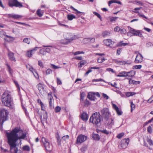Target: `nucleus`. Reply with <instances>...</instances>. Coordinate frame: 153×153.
Here are the masks:
<instances>
[{
	"mask_svg": "<svg viewBox=\"0 0 153 153\" xmlns=\"http://www.w3.org/2000/svg\"><path fill=\"white\" fill-rule=\"evenodd\" d=\"M1 101L3 105L8 107H11L13 104L11 96L7 91H5L2 94Z\"/></svg>",
	"mask_w": 153,
	"mask_h": 153,
	"instance_id": "nucleus-2",
	"label": "nucleus"
},
{
	"mask_svg": "<svg viewBox=\"0 0 153 153\" xmlns=\"http://www.w3.org/2000/svg\"><path fill=\"white\" fill-rule=\"evenodd\" d=\"M40 53L43 55H45L46 54V52L44 48L40 49L39 51Z\"/></svg>",
	"mask_w": 153,
	"mask_h": 153,
	"instance_id": "nucleus-44",
	"label": "nucleus"
},
{
	"mask_svg": "<svg viewBox=\"0 0 153 153\" xmlns=\"http://www.w3.org/2000/svg\"><path fill=\"white\" fill-rule=\"evenodd\" d=\"M120 32L122 34H125L126 33V30L125 29H121L120 28Z\"/></svg>",
	"mask_w": 153,
	"mask_h": 153,
	"instance_id": "nucleus-61",
	"label": "nucleus"
},
{
	"mask_svg": "<svg viewBox=\"0 0 153 153\" xmlns=\"http://www.w3.org/2000/svg\"><path fill=\"white\" fill-rule=\"evenodd\" d=\"M32 54L30 51H28L27 52L26 55L28 57H30L32 56Z\"/></svg>",
	"mask_w": 153,
	"mask_h": 153,
	"instance_id": "nucleus-56",
	"label": "nucleus"
},
{
	"mask_svg": "<svg viewBox=\"0 0 153 153\" xmlns=\"http://www.w3.org/2000/svg\"><path fill=\"white\" fill-rule=\"evenodd\" d=\"M81 119L85 121H87L88 118L87 114L85 112H84L81 114Z\"/></svg>",
	"mask_w": 153,
	"mask_h": 153,
	"instance_id": "nucleus-18",
	"label": "nucleus"
},
{
	"mask_svg": "<svg viewBox=\"0 0 153 153\" xmlns=\"http://www.w3.org/2000/svg\"><path fill=\"white\" fill-rule=\"evenodd\" d=\"M95 41V39L94 38H89V42L93 43Z\"/></svg>",
	"mask_w": 153,
	"mask_h": 153,
	"instance_id": "nucleus-62",
	"label": "nucleus"
},
{
	"mask_svg": "<svg viewBox=\"0 0 153 153\" xmlns=\"http://www.w3.org/2000/svg\"><path fill=\"white\" fill-rule=\"evenodd\" d=\"M8 113L7 110L2 109L0 111V124L2 127L4 122L7 120Z\"/></svg>",
	"mask_w": 153,
	"mask_h": 153,
	"instance_id": "nucleus-4",
	"label": "nucleus"
},
{
	"mask_svg": "<svg viewBox=\"0 0 153 153\" xmlns=\"http://www.w3.org/2000/svg\"><path fill=\"white\" fill-rule=\"evenodd\" d=\"M60 43L62 44L67 45L70 43L69 40H67V38L61 40L60 41Z\"/></svg>",
	"mask_w": 153,
	"mask_h": 153,
	"instance_id": "nucleus-25",
	"label": "nucleus"
},
{
	"mask_svg": "<svg viewBox=\"0 0 153 153\" xmlns=\"http://www.w3.org/2000/svg\"><path fill=\"white\" fill-rule=\"evenodd\" d=\"M4 40L6 42H10L13 41L14 39L12 36L6 35L5 37L4 38Z\"/></svg>",
	"mask_w": 153,
	"mask_h": 153,
	"instance_id": "nucleus-19",
	"label": "nucleus"
},
{
	"mask_svg": "<svg viewBox=\"0 0 153 153\" xmlns=\"http://www.w3.org/2000/svg\"><path fill=\"white\" fill-rule=\"evenodd\" d=\"M23 150L25 151H29L30 150V148L28 146L25 145L23 147Z\"/></svg>",
	"mask_w": 153,
	"mask_h": 153,
	"instance_id": "nucleus-34",
	"label": "nucleus"
},
{
	"mask_svg": "<svg viewBox=\"0 0 153 153\" xmlns=\"http://www.w3.org/2000/svg\"><path fill=\"white\" fill-rule=\"evenodd\" d=\"M6 33L3 31H0V37L3 38L6 36Z\"/></svg>",
	"mask_w": 153,
	"mask_h": 153,
	"instance_id": "nucleus-36",
	"label": "nucleus"
},
{
	"mask_svg": "<svg viewBox=\"0 0 153 153\" xmlns=\"http://www.w3.org/2000/svg\"><path fill=\"white\" fill-rule=\"evenodd\" d=\"M90 121L93 124L98 126L101 124L100 115L98 112H96L92 114L90 118Z\"/></svg>",
	"mask_w": 153,
	"mask_h": 153,
	"instance_id": "nucleus-3",
	"label": "nucleus"
},
{
	"mask_svg": "<svg viewBox=\"0 0 153 153\" xmlns=\"http://www.w3.org/2000/svg\"><path fill=\"white\" fill-rule=\"evenodd\" d=\"M52 72V71L50 69H48L46 71V74L47 75L49 74H51Z\"/></svg>",
	"mask_w": 153,
	"mask_h": 153,
	"instance_id": "nucleus-57",
	"label": "nucleus"
},
{
	"mask_svg": "<svg viewBox=\"0 0 153 153\" xmlns=\"http://www.w3.org/2000/svg\"><path fill=\"white\" fill-rule=\"evenodd\" d=\"M61 108L59 106H56L55 109V112L56 113H58L60 111Z\"/></svg>",
	"mask_w": 153,
	"mask_h": 153,
	"instance_id": "nucleus-45",
	"label": "nucleus"
},
{
	"mask_svg": "<svg viewBox=\"0 0 153 153\" xmlns=\"http://www.w3.org/2000/svg\"><path fill=\"white\" fill-rule=\"evenodd\" d=\"M44 146L46 150L48 152H51L53 149V146L52 144H44Z\"/></svg>",
	"mask_w": 153,
	"mask_h": 153,
	"instance_id": "nucleus-16",
	"label": "nucleus"
},
{
	"mask_svg": "<svg viewBox=\"0 0 153 153\" xmlns=\"http://www.w3.org/2000/svg\"><path fill=\"white\" fill-rule=\"evenodd\" d=\"M100 111L104 119H107L108 117H110V112L108 108H104L101 110Z\"/></svg>",
	"mask_w": 153,
	"mask_h": 153,
	"instance_id": "nucleus-7",
	"label": "nucleus"
},
{
	"mask_svg": "<svg viewBox=\"0 0 153 153\" xmlns=\"http://www.w3.org/2000/svg\"><path fill=\"white\" fill-rule=\"evenodd\" d=\"M82 42L85 44L89 43V38H84L82 40Z\"/></svg>",
	"mask_w": 153,
	"mask_h": 153,
	"instance_id": "nucleus-43",
	"label": "nucleus"
},
{
	"mask_svg": "<svg viewBox=\"0 0 153 153\" xmlns=\"http://www.w3.org/2000/svg\"><path fill=\"white\" fill-rule=\"evenodd\" d=\"M87 98L91 100L94 101L96 99L95 96L94 92H89L87 95Z\"/></svg>",
	"mask_w": 153,
	"mask_h": 153,
	"instance_id": "nucleus-13",
	"label": "nucleus"
},
{
	"mask_svg": "<svg viewBox=\"0 0 153 153\" xmlns=\"http://www.w3.org/2000/svg\"><path fill=\"white\" fill-rule=\"evenodd\" d=\"M7 16L9 18H12L14 19H18L21 17L20 16L13 13L7 14Z\"/></svg>",
	"mask_w": 153,
	"mask_h": 153,
	"instance_id": "nucleus-15",
	"label": "nucleus"
},
{
	"mask_svg": "<svg viewBox=\"0 0 153 153\" xmlns=\"http://www.w3.org/2000/svg\"><path fill=\"white\" fill-rule=\"evenodd\" d=\"M8 4L11 7L15 6L20 8L23 7L22 3L19 2L17 0H9Z\"/></svg>",
	"mask_w": 153,
	"mask_h": 153,
	"instance_id": "nucleus-5",
	"label": "nucleus"
},
{
	"mask_svg": "<svg viewBox=\"0 0 153 153\" xmlns=\"http://www.w3.org/2000/svg\"><path fill=\"white\" fill-rule=\"evenodd\" d=\"M110 33L107 31H105L103 32L102 34V36L103 37H105L107 36Z\"/></svg>",
	"mask_w": 153,
	"mask_h": 153,
	"instance_id": "nucleus-38",
	"label": "nucleus"
},
{
	"mask_svg": "<svg viewBox=\"0 0 153 153\" xmlns=\"http://www.w3.org/2000/svg\"><path fill=\"white\" fill-rule=\"evenodd\" d=\"M104 43L107 46L112 47L114 42L110 39H107L104 40Z\"/></svg>",
	"mask_w": 153,
	"mask_h": 153,
	"instance_id": "nucleus-12",
	"label": "nucleus"
},
{
	"mask_svg": "<svg viewBox=\"0 0 153 153\" xmlns=\"http://www.w3.org/2000/svg\"><path fill=\"white\" fill-rule=\"evenodd\" d=\"M153 101V95L151 96L148 100L147 102L149 103H151Z\"/></svg>",
	"mask_w": 153,
	"mask_h": 153,
	"instance_id": "nucleus-64",
	"label": "nucleus"
},
{
	"mask_svg": "<svg viewBox=\"0 0 153 153\" xmlns=\"http://www.w3.org/2000/svg\"><path fill=\"white\" fill-rule=\"evenodd\" d=\"M112 106L113 108L116 111L117 114L118 115H121L122 114V111L119 109L118 107L114 104H112Z\"/></svg>",
	"mask_w": 153,
	"mask_h": 153,
	"instance_id": "nucleus-14",
	"label": "nucleus"
},
{
	"mask_svg": "<svg viewBox=\"0 0 153 153\" xmlns=\"http://www.w3.org/2000/svg\"><path fill=\"white\" fill-rule=\"evenodd\" d=\"M143 58L142 55L140 53H138L136 57L135 62L137 63H141L143 61Z\"/></svg>",
	"mask_w": 153,
	"mask_h": 153,
	"instance_id": "nucleus-11",
	"label": "nucleus"
},
{
	"mask_svg": "<svg viewBox=\"0 0 153 153\" xmlns=\"http://www.w3.org/2000/svg\"><path fill=\"white\" fill-rule=\"evenodd\" d=\"M135 74V72L134 71H131L127 72V76L128 77H132Z\"/></svg>",
	"mask_w": 153,
	"mask_h": 153,
	"instance_id": "nucleus-22",
	"label": "nucleus"
},
{
	"mask_svg": "<svg viewBox=\"0 0 153 153\" xmlns=\"http://www.w3.org/2000/svg\"><path fill=\"white\" fill-rule=\"evenodd\" d=\"M85 95V94L84 92H82L80 94V99L81 100L83 101L84 100V98Z\"/></svg>",
	"mask_w": 153,
	"mask_h": 153,
	"instance_id": "nucleus-47",
	"label": "nucleus"
},
{
	"mask_svg": "<svg viewBox=\"0 0 153 153\" xmlns=\"http://www.w3.org/2000/svg\"><path fill=\"white\" fill-rule=\"evenodd\" d=\"M136 94V93L134 92H126L125 94L127 97H128L134 95Z\"/></svg>",
	"mask_w": 153,
	"mask_h": 153,
	"instance_id": "nucleus-24",
	"label": "nucleus"
},
{
	"mask_svg": "<svg viewBox=\"0 0 153 153\" xmlns=\"http://www.w3.org/2000/svg\"><path fill=\"white\" fill-rule=\"evenodd\" d=\"M105 120V124L107 127L109 129H111L112 128L113 126L114 125V119L112 118H110L108 117L107 119H104Z\"/></svg>",
	"mask_w": 153,
	"mask_h": 153,
	"instance_id": "nucleus-8",
	"label": "nucleus"
},
{
	"mask_svg": "<svg viewBox=\"0 0 153 153\" xmlns=\"http://www.w3.org/2000/svg\"><path fill=\"white\" fill-rule=\"evenodd\" d=\"M123 142H124L125 143H129V140L128 138H125L123 140Z\"/></svg>",
	"mask_w": 153,
	"mask_h": 153,
	"instance_id": "nucleus-63",
	"label": "nucleus"
},
{
	"mask_svg": "<svg viewBox=\"0 0 153 153\" xmlns=\"http://www.w3.org/2000/svg\"><path fill=\"white\" fill-rule=\"evenodd\" d=\"M7 67L8 71H9V73L11 74H12L13 72L12 70L11 69L10 65H9L8 64H7Z\"/></svg>",
	"mask_w": 153,
	"mask_h": 153,
	"instance_id": "nucleus-51",
	"label": "nucleus"
},
{
	"mask_svg": "<svg viewBox=\"0 0 153 153\" xmlns=\"http://www.w3.org/2000/svg\"><path fill=\"white\" fill-rule=\"evenodd\" d=\"M87 149V147L85 146H84L80 149V150L82 152H84Z\"/></svg>",
	"mask_w": 153,
	"mask_h": 153,
	"instance_id": "nucleus-60",
	"label": "nucleus"
},
{
	"mask_svg": "<svg viewBox=\"0 0 153 153\" xmlns=\"http://www.w3.org/2000/svg\"><path fill=\"white\" fill-rule=\"evenodd\" d=\"M43 12L40 9H38L36 11V13L38 16L41 17L43 16Z\"/></svg>",
	"mask_w": 153,
	"mask_h": 153,
	"instance_id": "nucleus-28",
	"label": "nucleus"
},
{
	"mask_svg": "<svg viewBox=\"0 0 153 153\" xmlns=\"http://www.w3.org/2000/svg\"><path fill=\"white\" fill-rule=\"evenodd\" d=\"M131 111L132 112L135 108V105L132 102H131Z\"/></svg>",
	"mask_w": 153,
	"mask_h": 153,
	"instance_id": "nucleus-48",
	"label": "nucleus"
},
{
	"mask_svg": "<svg viewBox=\"0 0 153 153\" xmlns=\"http://www.w3.org/2000/svg\"><path fill=\"white\" fill-rule=\"evenodd\" d=\"M38 48H39L38 47H36L34 48V49H32L30 51L31 52V53L32 54V55L37 50V49Z\"/></svg>",
	"mask_w": 153,
	"mask_h": 153,
	"instance_id": "nucleus-58",
	"label": "nucleus"
},
{
	"mask_svg": "<svg viewBox=\"0 0 153 153\" xmlns=\"http://www.w3.org/2000/svg\"><path fill=\"white\" fill-rule=\"evenodd\" d=\"M140 81H135L130 79L129 81V83L130 84H137L139 83Z\"/></svg>",
	"mask_w": 153,
	"mask_h": 153,
	"instance_id": "nucleus-30",
	"label": "nucleus"
},
{
	"mask_svg": "<svg viewBox=\"0 0 153 153\" xmlns=\"http://www.w3.org/2000/svg\"><path fill=\"white\" fill-rule=\"evenodd\" d=\"M128 44L123 43L122 42H120L118 43L117 44V46L118 47H121L122 46H125L127 45H128Z\"/></svg>",
	"mask_w": 153,
	"mask_h": 153,
	"instance_id": "nucleus-32",
	"label": "nucleus"
},
{
	"mask_svg": "<svg viewBox=\"0 0 153 153\" xmlns=\"http://www.w3.org/2000/svg\"><path fill=\"white\" fill-rule=\"evenodd\" d=\"M76 17L73 14L68 15L67 18L69 20H72L73 19H75Z\"/></svg>",
	"mask_w": 153,
	"mask_h": 153,
	"instance_id": "nucleus-27",
	"label": "nucleus"
},
{
	"mask_svg": "<svg viewBox=\"0 0 153 153\" xmlns=\"http://www.w3.org/2000/svg\"><path fill=\"white\" fill-rule=\"evenodd\" d=\"M41 142L42 143H49L48 142V140L47 139H46L44 137H42V138Z\"/></svg>",
	"mask_w": 153,
	"mask_h": 153,
	"instance_id": "nucleus-37",
	"label": "nucleus"
},
{
	"mask_svg": "<svg viewBox=\"0 0 153 153\" xmlns=\"http://www.w3.org/2000/svg\"><path fill=\"white\" fill-rule=\"evenodd\" d=\"M92 137L94 139L99 140L100 138V137L98 134H93Z\"/></svg>",
	"mask_w": 153,
	"mask_h": 153,
	"instance_id": "nucleus-29",
	"label": "nucleus"
},
{
	"mask_svg": "<svg viewBox=\"0 0 153 153\" xmlns=\"http://www.w3.org/2000/svg\"><path fill=\"white\" fill-rule=\"evenodd\" d=\"M71 8L72 9V10L74 11H75L76 12V13L78 14V13H83L81 12L80 11H78L77 9H75L72 6H71Z\"/></svg>",
	"mask_w": 153,
	"mask_h": 153,
	"instance_id": "nucleus-55",
	"label": "nucleus"
},
{
	"mask_svg": "<svg viewBox=\"0 0 153 153\" xmlns=\"http://www.w3.org/2000/svg\"><path fill=\"white\" fill-rule=\"evenodd\" d=\"M86 63V62L84 60H82L79 63H78V66L79 67H82V65H84Z\"/></svg>",
	"mask_w": 153,
	"mask_h": 153,
	"instance_id": "nucleus-31",
	"label": "nucleus"
},
{
	"mask_svg": "<svg viewBox=\"0 0 153 153\" xmlns=\"http://www.w3.org/2000/svg\"><path fill=\"white\" fill-rule=\"evenodd\" d=\"M147 131L149 133L151 134L152 132V127L151 126H149L147 128Z\"/></svg>",
	"mask_w": 153,
	"mask_h": 153,
	"instance_id": "nucleus-50",
	"label": "nucleus"
},
{
	"mask_svg": "<svg viewBox=\"0 0 153 153\" xmlns=\"http://www.w3.org/2000/svg\"><path fill=\"white\" fill-rule=\"evenodd\" d=\"M87 139V137L86 136L82 135V134H80L77 138V142L81 143L85 141Z\"/></svg>",
	"mask_w": 153,
	"mask_h": 153,
	"instance_id": "nucleus-9",
	"label": "nucleus"
},
{
	"mask_svg": "<svg viewBox=\"0 0 153 153\" xmlns=\"http://www.w3.org/2000/svg\"><path fill=\"white\" fill-rule=\"evenodd\" d=\"M9 59L11 61H15L16 59L14 57V53L12 52H9L8 53Z\"/></svg>",
	"mask_w": 153,
	"mask_h": 153,
	"instance_id": "nucleus-17",
	"label": "nucleus"
},
{
	"mask_svg": "<svg viewBox=\"0 0 153 153\" xmlns=\"http://www.w3.org/2000/svg\"><path fill=\"white\" fill-rule=\"evenodd\" d=\"M27 134L19 128H16L10 132L6 133L8 143H16L17 141L19 143H21L22 141L27 137Z\"/></svg>",
	"mask_w": 153,
	"mask_h": 153,
	"instance_id": "nucleus-1",
	"label": "nucleus"
},
{
	"mask_svg": "<svg viewBox=\"0 0 153 153\" xmlns=\"http://www.w3.org/2000/svg\"><path fill=\"white\" fill-rule=\"evenodd\" d=\"M36 87L39 90L40 93H42L41 92V90H43L44 89V87L43 85L41 83H39L37 85Z\"/></svg>",
	"mask_w": 153,
	"mask_h": 153,
	"instance_id": "nucleus-21",
	"label": "nucleus"
},
{
	"mask_svg": "<svg viewBox=\"0 0 153 153\" xmlns=\"http://www.w3.org/2000/svg\"><path fill=\"white\" fill-rule=\"evenodd\" d=\"M22 108H23V110H24V111H25V114L27 116H28V113L27 112L26 108H25V107H24V106H23V105H22Z\"/></svg>",
	"mask_w": 153,
	"mask_h": 153,
	"instance_id": "nucleus-59",
	"label": "nucleus"
},
{
	"mask_svg": "<svg viewBox=\"0 0 153 153\" xmlns=\"http://www.w3.org/2000/svg\"><path fill=\"white\" fill-rule=\"evenodd\" d=\"M120 74H121L122 77H126L127 76V72L126 71H121L120 72Z\"/></svg>",
	"mask_w": 153,
	"mask_h": 153,
	"instance_id": "nucleus-40",
	"label": "nucleus"
},
{
	"mask_svg": "<svg viewBox=\"0 0 153 153\" xmlns=\"http://www.w3.org/2000/svg\"><path fill=\"white\" fill-rule=\"evenodd\" d=\"M38 65L40 67L43 68L44 67L43 62L40 60H39L38 61Z\"/></svg>",
	"mask_w": 153,
	"mask_h": 153,
	"instance_id": "nucleus-46",
	"label": "nucleus"
},
{
	"mask_svg": "<svg viewBox=\"0 0 153 153\" xmlns=\"http://www.w3.org/2000/svg\"><path fill=\"white\" fill-rule=\"evenodd\" d=\"M128 28L130 31L128 33V34L131 33L134 36H138L141 37H143L142 34L141 33L140 30H136L129 26H128Z\"/></svg>",
	"mask_w": 153,
	"mask_h": 153,
	"instance_id": "nucleus-6",
	"label": "nucleus"
},
{
	"mask_svg": "<svg viewBox=\"0 0 153 153\" xmlns=\"http://www.w3.org/2000/svg\"><path fill=\"white\" fill-rule=\"evenodd\" d=\"M124 135V133L123 132L121 133L118 134L117 136V137L118 138H121Z\"/></svg>",
	"mask_w": 153,
	"mask_h": 153,
	"instance_id": "nucleus-54",
	"label": "nucleus"
},
{
	"mask_svg": "<svg viewBox=\"0 0 153 153\" xmlns=\"http://www.w3.org/2000/svg\"><path fill=\"white\" fill-rule=\"evenodd\" d=\"M142 67V65H135L133 66V69H140Z\"/></svg>",
	"mask_w": 153,
	"mask_h": 153,
	"instance_id": "nucleus-42",
	"label": "nucleus"
},
{
	"mask_svg": "<svg viewBox=\"0 0 153 153\" xmlns=\"http://www.w3.org/2000/svg\"><path fill=\"white\" fill-rule=\"evenodd\" d=\"M53 98L52 97H51V98H49V103L50 105V108L52 109L53 108Z\"/></svg>",
	"mask_w": 153,
	"mask_h": 153,
	"instance_id": "nucleus-23",
	"label": "nucleus"
},
{
	"mask_svg": "<svg viewBox=\"0 0 153 153\" xmlns=\"http://www.w3.org/2000/svg\"><path fill=\"white\" fill-rule=\"evenodd\" d=\"M144 146L146 147L148 149H152L153 147V144H144Z\"/></svg>",
	"mask_w": 153,
	"mask_h": 153,
	"instance_id": "nucleus-35",
	"label": "nucleus"
},
{
	"mask_svg": "<svg viewBox=\"0 0 153 153\" xmlns=\"http://www.w3.org/2000/svg\"><path fill=\"white\" fill-rule=\"evenodd\" d=\"M118 147L120 149H125L127 146V144H118Z\"/></svg>",
	"mask_w": 153,
	"mask_h": 153,
	"instance_id": "nucleus-26",
	"label": "nucleus"
},
{
	"mask_svg": "<svg viewBox=\"0 0 153 153\" xmlns=\"http://www.w3.org/2000/svg\"><path fill=\"white\" fill-rule=\"evenodd\" d=\"M76 36L75 35H72L71 37L70 38H67V40H69L70 43L71 42L72 40L75 39Z\"/></svg>",
	"mask_w": 153,
	"mask_h": 153,
	"instance_id": "nucleus-33",
	"label": "nucleus"
},
{
	"mask_svg": "<svg viewBox=\"0 0 153 153\" xmlns=\"http://www.w3.org/2000/svg\"><path fill=\"white\" fill-rule=\"evenodd\" d=\"M105 60V59L104 57H100L98 59L97 62L98 63H101Z\"/></svg>",
	"mask_w": 153,
	"mask_h": 153,
	"instance_id": "nucleus-39",
	"label": "nucleus"
},
{
	"mask_svg": "<svg viewBox=\"0 0 153 153\" xmlns=\"http://www.w3.org/2000/svg\"><path fill=\"white\" fill-rule=\"evenodd\" d=\"M10 150L12 153H17L18 151L17 145V144H9Z\"/></svg>",
	"mask_w": 153,
	"mask_h": 153,
	"instance_id": "nucleus-10",
	"label": "nucleus"
},
{
	"mask_svg": "<svg viewBox=\"0 0 153 153\" xmlns=\"http://www.w3.org/2000/svg\"><path fill=\"white\" fill-rule=\"evenodd\" d=\"M30 39L28 38H25L23 40V42L27 44H29L30 42Z\"/></svg>",
	"mask_w": 153,
	"mask_h": 153,
	"instance_id": "nucleus-41",
	"label": "nucleus"
},
{
	"mask_svg": "<svg viewBox=\"0 0 153 153\" xmlns=\"http://www.w3.org/2000/svg\"><path fill=\"white\" fill-rule=\"evenodd\" d=\"M93 14L95 15L98 18H99L100 19H101V17L100 15L98 13L96 12H93Z\"/></svg>",
	"mask_w": 153,
	"mask_h": 153,
	"instance_id": "nucleus-52",
	"label": "nucleus"
},
{
	"mask_svg": "<svg viewBox=\"0 0 153 153\" xmlns=\"http://www.w3.org/2000/svg\"><path fill=\"white\" fill-rule=\"evenodd\" d=\"M69 136L68 135H66L63 136L62 138V140H68L69 139Z\"/></svg>",
	"mask_w": 153,
	"mask_h": 153,
	"instance_id": "nucleus-53",
	"label": "nucleus"
},
{
	"mask_svg": "<svg viewBox=\"0 0 153 153\" xmlns=\"http://www.w3.org/2000/svg\"><path fill=\"white\" fill-rule=\"evenodd\" d=\"M89 68L90 69L88 70L85 74V76L87 75L90 72L92 71L91 69H99V68L94 67H90Z\"/></svg>",
	"mask_w": 153,
	"mask_h": 153,
	"instance_id": "nucleus-20",
	"label": "nucleus"
},
{
	"mask_svg": "<svg viewBox=\"0 0 153 153\" xmlns=\"http://www.w3.org/2000/svg\"><path fill=\"white\" fill-rule=\"evenodd\" d=\"M51 67L52 68L55 69L61 68L60 67L56 66L53 64H51Z\"/></svg>",
	"mask_w": 153,
	"mask_h": 153,
	"instance_id": "nucleus-49",
	"label": "nucleus"
}]
</instances>
